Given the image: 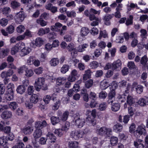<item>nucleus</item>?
Masks as SVG:
<instances>
[{"instance_id": "28", "label": "nucleus", "mask_w": 148, "mask_h": 148, "mask_svg": "<svg viewBox=\"0 0 148 148\" xmlns=\"http://www.w3.org/2000/svg\"><path fill=\"white\" fill-rule=\"evenodd\" d=\"M122 125L118 123L114 126L113 127V131L116 133H119L122 131Z\"/></svg>"}, {"instance_id": "62", "label": "nucleus", "mask_w": 148, "mask_h": 148, "mask_svg": "<svg viewBox=\"0 0 148 148\" xmlns=\"http://www.w3.org/2000/svg\"><path fill=\"white\" fill-rule=\"evenodd\" d=\"M90 66L92 69H95L99 66L98 63L96 61H93L90 63Z\"/></svg>"}, {"instance_id": "54", "label": "nucleus", "mask_w": 148, "mask_h": 148, "mask_svg": "<svg viewBox=\"0 0 148 148\" xmlns=\"http://www.w3.org/2000/svg\"><path fill=\"white\" fill-rule=\"evenodd\" d=\"M69 69V65H64L61 69V72L62 73H65L68 71Z\"/></svg>"}, {"instance_id": "13", "label": "nucleus", "mask_w": 148, "mask_h": 148, "mask_svg": "<svg viewBox=\"0 0 148 148\" xmlns=\"http://www.w3.org/2000/svg\"><path fill=\"white\" fill-rule=\"evenodd\" d=\"M90 20L92 21L90 23V25L92 26H95L98 25L99 23L101 22V19L95 15H91L90 17Z\"/></svg>"}, {"instance_id": "44", "label": "nucleus", "mask_w": 148, "mask_h": 148, "mask_svg": "<svg viewBox=\"0 0 148 148\" xmlns=\"http://www.w3.org/2000/svg\"><path fill=\"white\" fill-rule=\"evenodd\" d=\"M36 22L38 24H40L42 27L46 26L47 24V21H45L40 18L37 19Z\"/></svg>"}, {"instance_id": "15", "label": "nucleus", "mask_w": 148, "mask_h": 148, "mask_svg": "<svg viewBox=\"0 0 148 148\" xmlns=\"http://www.w3.org/2000/svg\"><path fill=\"white\" fill-rule=\"evenodd\" d=\"M52 100L53 101H55L56 100V95L54 93L50 96L47 95L43 98V101L46 104H48L49 103L50 100Z\"/></svg>"}, {"instance_id": "47", "label": "nucleus", "mask_w": 148, "mask_h": 148, "mask_svg": "<svg viewBox=\"0 0 148 148\" xmlns=\"http://www.w3.org/2000/svg\"><path fill=\"white\" fill-rule=\"evenodd\" d=\"M66 13L67 16L69 17L74 18L76 15V12L74 10L67 11Z\"/></svg>"}, {"instance_id": "63", "label": "nucleus", "mask_w": 148, "mask_h": 148, "mask_svg": "<svg viewBox=\"0 0 148 148\" xmlns=\"http://www.w3.org/2000/svg\"><path fill=\"white\" fill-rule=\"evenodd\" d=\"M25 145L22 142H19L15 145L12 148H24Z\"/></svg>"}, {"instance_id": "38", "label": "nucleus", "mask_w": 148, "mask_h": 148, "mask_svg": "<svg viewBox=\"0 0 148 148\" xmlns=\"http://www.w3.org/2000/svg\"><path fill=\"white\" fill-rule=\"evenodd\" d=\"M69 147L71 148H80L78 145V143L76 141L69 142L68 143Z\"/></svg>"}, {"instance_id": "35", "label": "nucleus", "mask_w": 148, "mask_h": 148, "mask_svg": "<svg viewBox=\"0 0 148 148\" xmlns=\"http://www.w3.org/2000/svg\"><path fill=\"white\" fill-rule=\"evenodd\" d=\"M50 120L51 123L53 125L61 122L59 117H58L53 116L51 117Z\"/></svg>"}, {"instance_id": "48", "label": "nucleus", "mask_w": 148, "mask_h": 148, "mask_svg": "<svg viewBox=\"0 0 148 148\" xmlns=\"http://www.w3.org/2000/svg\"><path fill=\"white\" fill-rule=\"evenodd\" d=\"M96 99H91L90 104V106L91 108H94L96 107L97 108V106H98L99 103L96 101Z\"/></svg>"}, {"instance_id": "37", "label": "nucleus", "mask_w": 148, "mask_h": 148, "mask_svg": "<svg viewBox=\"0 0 148 148\" xmlns=\"http://www.w3.org/2000/svg\"><path fill=\"white\" fill-rule=\"evenodd\" d=\"M59 63V60L57 58H53L51 59L50 63L51 66H57Z\"/></svg>"}, {"instance_id": "33", "label": "nucleus", "mask_w": 148, "mask_h": 148, "mask_svg": "<svg viewBox=\"0 0 148 148\" xmlns=\"http://www.w3.org/2000/svg\"><path fill=\"white\" fill-rule=\"evenodd\" d=\"M102 37L104 38L108 37V34L106 30H101L100 31L99 35L98 38L101 39Z\"/></svg>"}, {"instance_id": "36", "label": "nucleus", "mask_w": 148, "mask_h": 148, "mask_svg": "<svg viewBox=\"0 0 148 148\" xmlns=\"http://www.w3.org/2000/svg\"><path fill=\"white\" fill-rule=\"evenodd\" d=\"M142 141L141 140H140V141H134V145L136 148H146L144 145L140 143Z\"/></svg>"}, {"instance_id": "22", "label": "nucleus", "mask_w": 148, "mask_h": 148, "mask_svg": "<svg viewBox=\"0 0 148 148\" xmlns=\"http://www.w3.org/2000/svg\"><path fill=\"white\" fill-rule=\"evenodd\" d=\"M112 90L109 93L108 95V99H112L114 98L115 95V89L117 88V84H114L112 86Z\"/></svg>"}, {"instance_id": "42", "label": "nucleus", "mask_w": 148, "mask_h": 148, "mask_svg": "<svg viewBox=\"0 0 148 148\" xmlns=\"http://www.w3.org/2000/svg\"><path fill=\"white\" fill-rule=\"evenodd\" d=\"M66 81V79L65 78L63 77L61 78L58 77V78L57 80V84L58 85H61L64 84Z\"/></svg>"}, {"instance_id": "30", "label": "nucleus", "mask_w": 148, "mask_h": 148, "mask_svg": "<svg viewBox=\"0 0 148 148\" xmlns=\"http://www.w3.org/2000/svg\"><path fill=\"white\" fill-rule=\"evenodd\" d=\"M120 106V104L119 103H113L112 104L111 109L112 111L116 112L119 110Z\"/></svg>"}, {"instance_id": "25", "label": "nucleus", "mask_w": 148, "mask_h": 148, "mask_svg": "<svg viewBox=\"0 0 148 148\" xmlns=\"http://www.w3.org/2000/svg\"><path fill=\"white\" fill-rule=\"evenodd\" d=\"M50 32L49 28H46L45 29L41 28L39 29L38 32V34L39 36H42L43 35L47 34Z\"/></svg>"}, {"instance_id": "46", "label": "nucleus", "mask_w": 148, "mask_h": 148, "mask_svg": "<svg viewBox=\"0 0 148 148\" xmlns=\"http://www.w3.org/2000/svg\"><path fill=\"white\" fill-rule=\"evenodd\" d=\"M60 103L61 101L60 100H58L53 106L52 107V109L54 110H58L60 105Z\"/></svg>"}, {"instance_id": "23", "label": "nucleus", "mask_w": 148, "mask_h": 148, "mask_svg": "<svg viewBox=\"0 0 148 148\" xmlns=\"http://www.w3.org/2000/svg\"><path fill=\"white\" fill-rule=\"evenodd\" d=\"M137 101V99L133 98L132 97L130 96L129 95L127 97V103L130 106L133 104H136Z\"/></svg>"}, {"instance_id": "55", "label": "nucleus", "mask_w": 148, "mask_h": 148, "mask_svg": "<svg viewBox=\"0 0 148 148\" xmlns=\"http://www.w3.org/2000/svg\"><path fill=\"white\" fill-rule=\"evenodd\" d=\"M8 23V20L5 18H3L0 20V24L2 27L5 26Z\"/></svg>"}, {"instance_id": "45", "label": "nucleus", "mask_w": 148, "mask_h": 148, "mask_svg": "<svg viewBox=\"0 0 148 148\" xmlns=\"http://www.w3.org/2000/svg\"><path fill=\"white\" fill-rule=\"evenodd\" d=\"M98 108H97L100 111L105 110L107 107V105L106 102H103L100 104H99V106H98Z\"/></svg>"}, {"instance_id": "56", "label": "nucleus", "mask_w": 148, "mask_h": 148, "mask_svg": "<svg viewBox=\"0 0 148 148\" xmlns=\"http://www.w3.org/2000/svg\"><path fill=\"white\" fill-rule=\"evenodd\" d=\"M14 27L12 25H10L6 28V31L9 34H11L13 33L14 31Z\"/></svg>"}, {"instance_id": "5", "label": "nucleus", "mask_w": 148, "mask_h": 148, "mask_svg": "<svg viewBox=\"0 0 148 148\" xmlns=\"http://www.w3.org/2000/svg\"><path fill=\"white\" fill-rule=\"evenodd\" d=\"M98 134L105 137H109L112 135V130L111 128L102 127L97 130Z\"/></svg>"}, {"instance_id": "24", "label": "nucleus", "mask_w": 148, "mask_h": 148, "mask_svg": "<svg viewBox=\"0 0 148 148\" xmlns=\"http://www.w3.org/2000/svg\"><path fill=\"white\" fill-rule=\"evenodd\" d=\"M90 30L89 29L86 27H83L80 30V34L81 36L85 37L89 33Z\"/></svg>"}, {"instance_id": "52", "label": "nucleus", "mask_w": 148, "mask_h": 148, "mask_svg": "<svg viewBox=\"0 0 148 148\" xmlns=\"http://www.w3.org/2000/svg\"><path fill=\"white\" fill-rule=\"evenodd\" d=\"M77 75H71L68 78V81L71 82H73L75 81L77 79L78 76Z\"/></svg>"}, {"instance_id": "2", "label": "nucleus", "mask_w": 148, "mask_h": 148, "mask_svg": "<svg viewBox=\"0 0 148 148\" xmlns=\"http://www.w3.org/2000/svg\"><path fill=\"white\" fill-rule=\"evenodd\" d=\"M6 137L4 136L0 138V148H8V140H12L14 139V135L12 133L8 134Z\"/></svg>"}, {"instance_id": "3", "label": "nucleus", "mask_w": 148, "mask_h": 148, "mask_svg": "<svg viewBox=\"0 0 148 148\" xmlns=\"http://www.w3.org/2000/svg\"><path fill=\"white\" fill-rule=\"evenodd\" d=\"M88 130L87 128H86L83 131L79 130L72 131L70 136L71 137L75 140H77L79 138H82L83 136L87 134L88 132Z\"/></svg>"}, {"instance_id": "10", "label": "nucleus", "mask_w": 148, "mask_h": 148, "mask_svg": "<svg viewBox=\"0 0 148 148\" xmlns=\"http://www.w3.org/2000/svg\"><path fill=\"white\" fill-rule=\"evenodd\" d=\"M75 44L73 42H71L67 46V49L69 51L71 52V54L73 57L77 56V51L75 48Z\"/></svg>"}, {"instance_id": "58", "label": "nucleus", "mask_w": 148, "mask_h": 148, "mask_svg": "<svg viewBox=\"0 0 148 148\" xmlns=\"http://www.w3.org/2000/svg\"><path fill=\"white\" fill-rule=\"evenodd\" d=\"M98 29L95 27L92 28L90 30V32L92 35L95 36L97 35L99 33Z\"/></svg>"}, {"instance_id": "27", "label": "nucleus", "mask_w": 148, "mask_h": 148, "mask_svg": "<svg viewBox=\"0 0 148 148\" xmlns=\"http://www.w3.org/2000/svg\"><path fill=\"white\" fill-rule=\"evenodd\" d=\"M39 96L36 94H33L30 98V100L31 103L34 104L36 103L38 101Z\"/></svg>"}, {"instance_id": "4", "label": "nucleus", "mask_w": 148, "mask_h": 148, "mask_svg": "<svg viewBox=\"0 0 148 148\" xmlns=\"http://www.w3.org/2000/svg\"><path fill=\"white\" fill-rule=\"evenodd\" d=\"M96 117V110L94 109L92 110L91 115H88L86 119V121L89 125H95L96 120L95 119Z\"/></svg>"}, {"instance_id": "29", "label": "nucleus", "mask_w": 148, "mask_h": 148, "mask_svg": "<svg viewBox=\"0 0 148 148\" xmlns=\"http://www.w3.org/2000/svg\"><path fill=\"white\" fill-rule=\"evenodd\" d=\"M88 45L86 43H84L79 45L77 48V52H82L85 50V49L87 48Z\"/></svg>"}, {"instance_id": "32", "label": "nucleus", "mask_w": 148, "mask_h": 148, "mask_svg": "<svg viewBox=\"0 0 148 148\" xmlns=\"http://www.w3.org/2000/svg\"><path fill=\"white\" fill-rule=\"evenodd\" d=\"M31 51V49L28 47H25L23 48L21 50V56H24L29 53Z\"/></svg>"}, {"instance_id": "41", "label": "nucleus", "mask_w": 148, "mask_h": 148, "mask_svg": "<svg viewBox=\"0 0 148 148\" xmlns=\"http://www.w3.org/2000/svg\"><path fill=\"white\" fill-rule=\"evenodd\" d=\"M33 130V129H32L31 127L28 126L23 129V131L25 134H30Z\"/></svg>"}, {"instance_id": "7", "label": "nucleus", "mask_w": 148, "mask_h": 148, "mask_svg": "<svg viewBox=\"0 0 148 148\" xmlns=\"http://www.w3.org/2000/svg\"><path fill=\"white\" fill-rule=\"evenodd\" d=\"M146 134V127L143 124H141L138 126L137 130L135 131L134 133V136L137 137L140 136V135H145Z\"/></svg>"}, {"instance_id": "14", "label": "nucleus", "mask_w": 148, "mask_h": 148, "mask_svg": "<svg viewBox=\"0 0 148 148\" xmlns=\"http://www.w3.org/2000/svg\"><path fill=\"white\" fill-rule=\"evenodd\" d=\"M47 139L51 143H55L56 140V137L54 134L50 132H48L46 135Z\"/></svg>"}, {"instance_id": "57", "label": "nucleus", "mask_w": 148, "mask_h": 148, "mask_svg": "<svg viewBox=\"0 0 148 148\" xmlns=\"http://www.w3.org/2000/svg\"><path fill=\"white\" fill-rule=\"evenodd\" d=\"M107 96V94L105 91H101L99 94V97L100 99H104Z\"/></svg>"}, {"instance_id": "39", "label": "nucleus", "mask_w": 148, "mask_h": 148, "mask_svg": "<svg viewBox=\"0 0 148 148\" xmlns=\"http://www.w3.org/2000/svg\"><path fill=\"white\" fill-rule=\"evenodd\" d=\"M109 86L106 80H103L101 82L100 85V87L102 90H105Z\"/></svg>"}, {"instance_id": "50", "label": "nucleus", "mask_w": 148, "mask_h": 148, "mask_svg": "<svg viewBox=\"0 0 148 148\" xmlns=\"http://www.w3.org/2000/svg\"><path fill=\"white\" fill-rule=\"evenodd\" d=\"M135 89L137 93L140 94L143 92V87L141 85L139 84L136 86L135 88Z\"/></svg>"}, {"instance_id": "9", "label": "nucleus", "mask_w": 148, "mask_h": 148, "mask_svg": "<svg viewBox=\"0 0 148 148\" xmlns=\"http://www.w3.org/2000/svg\"><path fill=\"white\" fill-rule=\"evenodd\" d=\"M25 17V14L23 11L17 13L14 16L15 22L17 24H21Z\"/></svg>"}, {"instance_id": "18", "label": "nucleus", "mask_w": 148, "mask_h": 148, "mask_svg": "<svg viewBox=\"0 0 148 148\" xmlns=\"http://www.w3.org/2000/svg\"><path fill=\"white\" fill-rule=\"evenodd\" d=\"M44 40L41 37H38L35 40L32 42V43L36 46L40 47L44 43Z\"/></svg>"}, {"instance_id": "59", "label": "nucleus", "mask_w": 148, "mask_h": 148, "mask_svg": "<svg viewBox=\"0 0 148 148\" xmlns=\"http://www.w3.org/2000/svg\"><path fill=\"white\" fill-rule=\"evenodd\" d=\"M93 83V81L92 79H90L85 83V86L86 88H89L92 86Z\"/></svg>"}, {"instance_id": "53", "label": "nucleus", "mask_w": 148, "mask_h": 148, "mask_svg": "<svg viewBox=\"0 0 148 148\" xmlns=\"http://www.w3.org/2000/svg\"><path fill=\"white\" fill-rule=\"evenodd\" d=\"M127 66L130 69H136L137 67L136 66L134 62L130 61L128 62Z\"/></svg>"}, {"instance_id": "40", "label": "nucleus", "mask_w": 148, "mask_h": 148, "mask_svg": "<svg viewBox=\"0 0 148 148\" xmlns=\"http://www.w3.org/2000/svg\"><path fill=\"white\" fill-rule=\"evenodd\" d=\"M9 106L11 110H14L18 107V104L16 102H12L9 104Z\"/></svg>"}, {"instance_id": "51", "label": "nucleus", "mask_w": 148, "mask_h": 148, "mask_svg": "<svg viewBox=\"0 0 148 148\" xmlns=\"http://www.w3.org/2000/svg\"><path fill=\"white\" fill-rule=\"evenodd\" d=\"M63 130L62 129H56L54 132V134L59 137H61L63 135Z\"/></svg>"}, {"instance_id": "8", "label": "nucleus", "mask_w": 148, "mask_h": 148, "mask_svg": "<svg viewBox=\"0 0 148 148\" xmlns=\"http://www.w3.org/2000/svg\"><path fill=\"white\" fill-rule=\"evenodd\" d=\"M74 119L75 125L78 128L82 127L85 123V119L82 118H80L79 116L77 114L74 116Z\"/></svg>"}, {"instance_id": "12", "label": "nucleus", "mask_w": 148, "mask_h": 148, "mask_svg": "<svg viewBox=\"0 0 148 148\" xmlns=\"http://www.w3.org/2000/svg\"><path fill=\"white\" fill-rule=\"evenodd\" d=\"M47 125L46 121L43 120L42 122L38 121L35 122L34 127L36 129H40L42 130Z\"/></svg>"}, {"instance_id": "1", "label": "nucleus", "mask_w": 148, "mask_h": 148, "mask_svg": "<svg viewBox=\"0 0 148 148\" xmlns=\"http://www.w3.org/2000/svg\"><path fill=\"white\" fill-rule=\"evenodd\" d=\"M14 88V86L13 83H10L8 84L7 86V91L4 97L6 100L10 101L13 99Z\"/></svg>"}, {"instance_id": "60", "label": "nucleus", "mask_w": 148, "mask_h": 148, "mask_svg": "<svg viewBox=\"0 0 148 148\" xmlns=\"http://www.w3.org/2000/svg\"><path fill=\"white\" fill-rule=\"evenodd\" d=\"M10 11L11 9L8 7H4L1 10L2 13L5 15L8 14Z\"/></svg>"}, {"instance_id": "43", "label": "nucleus", "mask_w": 148, "mask_h": 148, "mask_svg": "<svg viewBox=\"0 0 148 148\" xmlns=\"http://www.w3.org/2000/svg\"><path fill=\"white\" fill-rule=\"evenodd\" d=\"M10 5L11 7L12 8L15 9L20 6V3L16 1H13L11 2Z\"/></svg>"}, {"instance_id": "6", "label": "nucleus", "mask_w": 148, "mask_h": 148, "mask_svg": "<svg viewBox=\"0 0 148 148\" xmlns=\"http://www.w3.org/2000/svg\"><path fill=\"white\" fill-rule=\"evenodd\" d=\"M44 78L43 77L38 78L36 80L34 84V87L37 91H39L42 88V86L44 87ZM42 89L44 90H47L48 89V87L46 86Z\"/></svg>"}, {"instance_id": "61", "label": "nucleus", "mask_w": 148, "mask_h": 148, "mask_svg": "<svg viewBox=\"0 0 148 148\" xmlns=\"http://www.w3.org/2000/svg\"><path fill=\"white\" fill-rule=\"evenodd\" d=\"M148 61V58L146 55H144L143 57L140 61L141 64L143 65L146 64L147 62Z\"/></svg>"}, {"instance_id": "49", "label": "nucleus", "mask_w": 148, "mask_h": 148, "mask_svg": "<svg viewBox=\"0 0 148 148\" xmlns=\"http://www.w3.org/2000/svg\"><path fill=\"white\" fill-rule=\"evenodd\" d=\"M25 29V26L23 25H21L17 27L16 28L17 32L20 34L23 32Z\"/></svg>"}, {"instance_id": "64", "label": "nucleus", "mask_w": 148, "mask_h": 148, "mask_svg": "<svg viewBox=\"0 0 148 148\" xmlns=\"http://www.w3.org/2000/svg\"><path fill=\"white\" fill-rule=\"evenodd\" d=\"M133 16L130 15V16L129 18H128L125 23V24L127 25H131L133 23Z\"/></svg>"}, {"instance_id": "19", "label": "nucleus", "mask_w": 148, "mask_h": 148, "mask_svg": "<svg viewBox=\"0 0 148 148\" xmlns=\"http://www.w3.org/2000/svg\"><path fill=\"white\" fill-rule=\"evenodd\" d=\"M12 115V112L9 111L5 110L1 114V118L4 119H8L11 118Z\"/></svg>"}, {"instance_id": "20", "label": "nucleus", "mask_w": 148, "mask_h": 148, "mask_svg": "<svg viewBox=\"0 0 148 148\" xmlns=\"http://www.w3.org/2000/svg\"><path fill=\"white\" fill-rule=\"evenodd\" d=\"M114 14H107L105 15L103 18L105 24L107 25H110V21L114 16Z\"/></svg>"}, {"instance_id": "17", "label": "nucleus", "mask_w": 148, "mask_h": 148, "mask_svg": "<svg viewBox=\"0 0 148 148\" xmlns=\"http://www.w3.org/2000/svg\"><path fill=\"white\" fill-rule=\"evenodd\" d=\"M122 64L120 60H118L112 64V69L116 71L119 70L121 68Z\"/></svg>"}, {"instance_id": "31", "label": "nucleus", "mask_w": 148, "mask_h": 148, "mask_svg": "<svg viewBox=\"0 0 148 148\" xmlns=\"http://www.w3.org/2000/svg\"><path fill=\"white\" fill-rule=\"evenodd\" d=\"M16 92L18 93L23 94L25 91V87L24 85H20L17 88Z\"/></svg>"}, {"instance_id": "16", "label": "nucleus", "mask_w": 148, "mask_h": 148, "mask_svg": "<svg viewBox=\"0 0 148 148\" xmlns=\"http://www.w3.org/2000/svg\"><path fill=\"white\" fill-rule=\"evenodd\" d=\"M136 103L141 106L148 105V97L145 96L143 98H140L138 101H137Z\"/></svg>"}, {"instance_id": "34", "label": "nucleus", "mask_w": 148, "mask_h": 148, "mask_svg": "<svg viewBox=\"0 0 148 148\" xmlns=\"http://www.w3.org/2000/svg\"><path fill=\"white\" fill-rule=\"evenodd\" d=\"M110 141L111 145L112 146H114L118 143V139L117 137L112 136L110 138Z\"/></svg>"}, {"instance_id": "11", "label": "nucleus", "mask_w": 148, "mask_h": 148, "mask_svg": "<svg viewBox=\"0 0 148 148\" xmlns=\"http://www.w3.org/2000/svg\"><path fill=\"white\" fill-rule=\"evenodd\" d=\"M69 112L68 111H66L62 114V112L59 111L58 113V116L60 120V122L65 121L67 119Z\"/></svg>"}, {"instance_id": "26", "label": "nucleus", "mask_w": 148, "mask_h": 148, "mask_svg": "<svg viewBox=\"0 0 148 148\" xmlns=\"http://www.w3.org/2000/svg\"><path fill=\"white\" fill-rule=\"evenodd\" d=\"M42 131L40 129H36L34 131L33 136L35 139H38L42 136Z\"/></svg>"}, {"instance_id": "21", "label": "nucleus", "mask_w": 148, "mask_h": 148, "mask_svg": "<svg viewBox=\"0 0 148 148\" xmlns=\"http://www.w3.org/2000/svg\"><path fill=\"white\" fill-rule=\"evenodd\" d=\"M62 25L59 22L56 23L55 25L51 26L50 29L52 31L57 32H60V28L62 26Z\"/></svg>"}]
</instances>
